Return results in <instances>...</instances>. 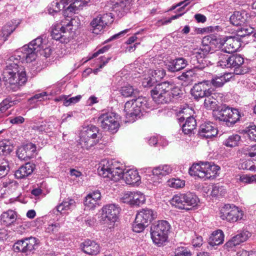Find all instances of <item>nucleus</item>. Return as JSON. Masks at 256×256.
<instances>
[{
    "instance_id": "1",
    "label": "nucleus",
    "mask_w": 256,
    "mask_h": 256,
    "mask_svg": "<svg viewBox=\"0 0 256 256\" xmlns=\"http://www.w3.org/2000/svg\"><path fill=\"white\" fill-rule=\"evenodd\" d=\"M22 62H30L22 52V49L11 56L6 62V66L4 71V78L10 84L22 86L27 80L26 72L23 66H20L19 64Z\"/></svg>"
},
{
    "instance_id": "2",
    "label": "nucleus",
    "mask_w": 256,
    "mask_h": 256,
    "mask_svg": "<svg viewBox=\"0 0 256 256\" xmlns=\"http://www.w3.org/2000/svg\"><path fill=\"white\" fill-rule=\"evenodd\" d=\"M150 92L153 100L158 104H168L182 95V90L170 81L158 84Z\"/></svg>"
},
{
    "instance_id": "3",
    "label": "nucleus",
    "mask_w": 256,
    "mask_h": 256,
    "mask_svg": "<svg viewBox=\"0 0 256 256\" xmlns=\"http://www.w3.org/2000/svg\"><path fill=\"white\" fill-rule=\"evenodd\" d=\"M80 24V20L74 18H72L66 24L52 27L51 36L52 39L59 40L62 43H68L74 36L73 30H76Z\"/></svg>"
},
{
    "instance_id": "4",
    "label": "nucleus",
    "mask_w": 256,
    "mask_h": 256,
    "mask_svg": "<svg viewBox=\"0 0 256 256\" xmlns=\"http://www.w3.org/2000/svg\"><path fill=\"white\" fill-rule=\"evenodd\" d=\"M199 202L195 194L188 192L174 194L170 200V204L178 209L189 210L196 208Z\"/></svg>"
},
{
    "instance_id": "5",
    "label": "nucleus",
    "mask_w": 256,
    "mask_h": 256,
    "mask_svg": "<svg viewBox=\"0 0 256 256\" xmlns=\"http://www.w3.org/2000/svg\"><path fill=\"white\" fill-rule=\"evenodd\" d=\"M212 115L216 120L224 122L229 127L233 126L241 117L238 109L230 108L226 104L220 106L212 112Z\"/></svg>"
},
{
    "instance_id": "6",
    "label": "nucleus",
    "mask_w": 256,
    "mask_h": 256,
    "mask_svg": "<svg viewBox=\"0 0 256 256\" xmlns=\"http://www.w3.org/2000/svg\"><path fill=\"white\" fill-rule=\"evenodd\" d=\"M170 226L166 220H158L150 227V235L153 242L158 246H161L168 238V233Z\"/></svg>"
},
{
    "instance_id": "7",
    "label": "nucleus",
    "mask_w": 256,
    "mask_h": 256,
    "mask_svg": "<svg viewBox=\"0 0 256 256\" xmlns=\"http://www.w3.org/2000/svg\"><path fill=\"white\" fill-rule=\"evenodd\" d=\"M22 52L25 54L26 58L29 62L34 60L36 58V53L41 50L45 51L46 56L48 57L50 54H46V51H50V49L46 47L44 41L41 36L38 37L32 40L28 45H24L21 48Z\"/></svg>"
},
{
    "instance_id": "8",
    "label": "nucleus",
    "mask_w": 256,
    "mask_h": 256,
    "mask_svg": "<svg viewBox=\"0 0 256 256\" xmlns=\"http://www.w3.org/2000/svg\"><path fill=\"white\" fill-rule=\"evenodd\" d=\"M100 164L98 168L100 176L114 182H117L123 178L124 172L123 170L119 166H115L112 162L104 161Z\"/></svg>"
},
{
    "instance_id": "9",
    "label": "nucleus",
    "mask_w": 256,
    "mask_h": 256,
    "mask_svg": "<svg viewBox=\"0 0 256 256\" xmlns=\"http://www.w3.org/2000/svg\"><path fill=\"white\" fill-rule=\"evenodd\" d=\"M98 122L102 129L112 134L116 132L120 126L116 114L112 112H104L100 114L98 118Z\"/></svg>"
},
{
    "instance_id": "10",
    "label": "nucleus",
    "mask_w": 256,
    "mask_h": 256,
    "mask_svg": "<svg viewBox=\"0 0 256 256\" xmlns=\"http://www.w3.org/2000/svg\"><path fill=\"white\" fill-rule=\"evenodd\" d=\"M220 217L228 222H235L242 219L243 212L238 207L228 204L221 208Z\"/></svg>"
},
{
    "instance_id": "11",
    "label": "nucleus",
    "mask_w": 256,
    "mask_h": 256,
    "mask_svg": "<svg viewBox=\"0 0 256 256\" xmlns=\"http://www.w3.org/2000/svg\"><path fill=\"white\" fill-rule=\"evenodd\" d=\"M39 240L34 237L30 236L20 240H18L14 244V250L22 252H31L36 250L38 246Z\"/></svg>"
},
{
    "instance_id": "12",
    "label": "nucleus",
    "mask_w": 256,
    "mask_h": 256,
    "mask_svg": "<svg viewBox=\"0 0 256 256\" xmlns=\"http://www.w3.org/2000/svg\"><path fill=\"white\" fill-rule=\"evenodd\" d=\"M102 210V220L105 224L116 222L120 208L114 204H109L104 206Z\"/></svg>"
},
{
    "instance_id": "13",
    "label": "nucleus",
    "mask_w": 256,
    "mask_h": 256,
    "mask_svg": "<svg viewBox=\"0 0 256 256\" xmlns=\"http://www.w3.org/2000/svg\"><path fill=\"white\" fill-rule=\"evenodd\" d=\"M111 14V13L104 14L94 18L90 22L92 32L96 34H100L108 24L113 21Z\"/></svg>"
},
{
    "instance_id": "14",
    "label": "nucleus",
    "mask_w": 256,
    "mask_h": 256,
    "mask_svg": "<svg viewBox=\"0 0 256 256\" xmlns=\"http://www.w3.org/2000/svg\"><path fill=\"white\" fill-rule=\"evenodd\" d=\"M210 89L208 80H203L195 84L191 88L190 92L194 98L198 100L207 96L210 93Z\"/></svg>"
},
{
    "instance_id": "15",
    "label": "nucleus",
    "mask_w": 256,
    "mask_h": 256,
    "mask_svg": "<svg viewBox=\"0 0 256 256\" xmlns=\"http://www.w3.org/2000/svg\"><path fill=\"white\" fill-rule=\"evenodd\" d=\"M206 56V54L200 52V49H198L191 54L190 62L194 66L195 68L202 70L208 66L206 61L204 60Z\"/></svg>"
},
{
    "instance_id": "16",
    "label": "nucleus",
    "mask_w": 256,
    "mask_h": 256,
    "mask_svg": "<svg viewBox=\"0 0 256 256\" xmlns=\"http://www.w3.org/2000/svg\"><path fill=\"white\" fill-rule=\"evenodd\" d=\"M90 0H62V4H67L68 6L65 10L64 16L70 13H76L78 9L89 2Z\"/></svg>"
},
{
    "instance_id": "17",
    "label": "nucleus",
    "mask_w": 256,
    "mask_h": 256,
    "mask_svg": "<svg viewBox=\"0 0 256 256\" xmlns=\"http://www.w3.org/2000/svg\"><path fill=\"white\" fill-rule=\"evenodd\" d=\"M80 248L83 252L90 256H96L100 252V245L96 242L89 239L82 242Z\"/></svg>"
},
{
    "instance_id": "18",
    "label": "nucleus",
    "mask_w": 256,
    "mask_h": 256,
    "mask_svg": "<svg viewBox=\"0 0 256 256\" xmlns=\"http://www.w3.org/2000/svg\"><path fill=\"white\" fill-rule=\"evenodd\" d=\"M218 130L214 124L210 122H205L200 125L198 134L202 138H210L216 136Z\"/></svg>"
},
{
    "instance_id": "19",
    "label": "nucleus",
    "mask_w": 256,
    "mask_h": 256,
    "mask_svg": "<svg viewBox=\"0 0 256 256\" xmlns=\"http://www.w3.org/2000/svg\"><path fill=\"white\" fill-rule=\"evenodd\" d=\"M156 212H154L152 209L146 208L142 209L136 215L137 221L145 223L148 225L155 218H156Z\"/></svg>"
},
{
    "instance_id": "20",
    "label": "nucleus",
    "mask_w": 256,
    "mask_h": 256,
    "mask_svg": "<svg viewBox=\"0 0 256 256\" xmlns=\"http://www.w3.org/2000/svg\"><path fill=\"white\" fill-rule=\"evenodd\" d=\"M222 46V50L228 54H231L236 51L238 48V42L234 37H227L224 40V42L220 43V46Z\"/></svg>"
},
{
    "instance_id": "21",
    "label": "nucleus",
    "mask_w": 256,
    "mask_h": 256,
    "mask_svg": "<svg viewBox=\"0 0 256 256\" xmlns=\"http://www.w3.org/2000/svg\"><path fill=\"white\" fill-rule=\"evenodd\" d=\"M114 9L118 12V16L122 17L130 9L132 0H114Z\"/></svg>"
},
{
    "instance_id": "22",
    "label": "nucleus",
    "mask_w": 256,
    "mask_h": 256,
    "mask_svg": "<svg viewBox=\"0 0 256 256\" xmlns=\"http://www.w3.org/2000/svg\"><path fill=\"white\" fill-rule=\"evenodd\" d=\"M35 168V165L30 162H27L20 166L15 172L14 176L17 179H24L31 175Z\"/></svg>"
},
{
    "instance_id": "23",
    "label": "nucleus",
    "mask_w": 256,
    "mask_h": 256,
    "mask_svg": "<svg viewBox=\"0 0 256 256\" xmlns=\"http://www.w3.org/2000/svg\"><path fill=\"white\" fill-rule=\"evenodd\" d=\"M250 236V233L249 232L246 230H242L233 236L225 245L228 248H232L246 241Z\"/></svg>"
},
{
    "instance_id": "24",
    "label": "nucleus",
    "mask_w": 256,
    "mask_h": 256,
    "mask_svg": "<svg viewBox=\"0 0 256 256\" xmlns=\"http://www.w3.org/2000/svg\"><path fill=\"white\" fill-rule=\"evenodd\" d=\"M99 142V138L87 137L86 135L80 134L78 146L84 150L92 149Z\"/></svg>"
},
{
    "instance_id": "25",
    "label": "nucleus",
    "mask_w": 256,
    "mask_h": 256,
    "mask_svg": "<svg viewBox=\"0 0 256 256\" xmlns=\"http://www.w3.org/2000/svg\"><path fill=\"white\" fill-rule=\"evenodd\" d=\"M220 40L216 38H213L212 36H207L204 38L202 40V45L200 47V52H202L206 56L212 50L213 45L218 44Z\"/></svg>"
},
{
    "instance_id": "26",
    "label": "nucleus",
    "mask_w": 256,
    "mask_h": 256,
    "mask_svg": "<svg viewBox=\"0 0 256 256\" xmlns=\"http://www.w3.org/2000/svg\"><path fill=\"white\" fill-rule=\"evenodd\" d=\"M187 65L188 61L186 59L178 58L170 61L167 66L170 72H174L184 69Z\"/></svg>"
},
{
    "instance_id": "27",
    "label": "nucleus",
    "mask_w": 256,
    "mask_h": 256,
    "mask_svg": "<svg viewBox=\"0 0 256 256\" xmlns=\"http://www.w3.org/2000/svg\"><path fill=\"white\" fill-rule=\"evenodd\" d=\"M228 73L214 75L210 80H208L209 86L212 84L216 88L222 87L227 82L230 80L231 77H228Z\"/></svg>"
},
{
    "instance_id": "28",
    "label": "nucleus",
    "mask_w": 256,
    "mask_h": 256,
    "mask_svg": "<svg viewBox=\"0 0 256 256\" xmlns=\"http://www.w3.org/2000/svg\"><path fill=\"white\" fill-rule=\"evenodd\" d=\"M128 184H134L138 183L140 180V177L136 170H128L124 172L123 178Z\"/></svg>"
},
{
    "instance_id": "29",
    "label": "nucleus",
    "mask_w": 256,
    "mask_h": 256,
    "mask_svg": "<svg viewBox=\"0 0 256 256\" xmlns=\"http://www.w3.org/2000/svg\"><path fill=\"white\" fill-rule=\"evenodd\" d=\"M247 18V14L245 12L236 11L230 16V20L234 26H240L246 23Z\"/></svg>"
},
{
    "instance_id": "30",
    "label": "nucleus",
    "mask_w": 256,
    "mask_h": 256,
    "mask_svg": "<svg viewBox=\"0 0 256 256\" xmlns=\"http://www.w3.org/2000/svg\"><path fill=\"white\" fill-rule=\"evenodd\" d=\"M134 99L128 101L124 104V110L126 116L130 121L134 122L138 116L137 112H135Z\"/></svg>"
},
{
    "instance_id": "31",
    "label": "nucleus",
    "mask_w": 256,
    "mask_h": 256,
    "mask_svg": "<svg viewBox=\"0 0 256 256\" xmlns=\"http://www.w3.org/2000/svg\"><path fill=\"white\" fill-rule=\"evenodd\" d=\"M196 126V120L193 116H189L186 118L184 124H182V130L185 134H194V130Z\"/></svg>"
},
{
    "instance_id": "32",
    "label": "nucleus",
    "mask_w": 256,
    "mask_h": 256,
    "mask_svg": "<svg viewBox=\"0 0 256 256\" xmlns=\"http://www.w3.org/2000/svg\"><path fill=\"white\" fill-rule=\"evenodd\" d=\"M16 218V215L14 210H8L3 212L0 216V222L2 224L8 226L14 223Z\"/></svg>"
},
{
    "instance_id": "33",
    "label": "nucleus",
    "mask_w": 256,
    "mask_h": 256,
    "mask_svg": "<svg viewBox=\"0 0 256 256\" xmlns=\"http://www.w3.org/2000/svg\"><path fill=\"white\" fill-rule=\"evenodd\" d=\"M206 170L205 162L200 164H194L190 168L189 173L190 175H194L200 178H204V172Z\"/></svg>"
},
{
    "instance_id": "34",
    "label": "nucleus",
    "mask_w": 256,
    "mask_h": 256,
    "mask_svg": "<svg viewBox=\"0 0 256 256\" xmlns=\"http://www.w3.org/2000/svg\"><path fill=\"white\" fill-rule=\"evenodd\" d=\"M206 170L204 172L206 179L214 178L216 176L218 172L220 169V166L214 164L205 162Z\"/></svg>"
},
{
    "instance_id": "35",
    "label": "nucleus",
    "mask_w": 256,
    "mask_h": 256,
    "mask_svg": "<svg viewBox=\"0 0 256 256\" xmlns=\"http://www.w3.org/2000/svg\"><path fill=\"white\" fill-rule=\"evenodd\" d=\"M224 240V234L220 230L212 232L208 238V242L210 245L214 246L222 244Z\"/></svg>"
},
{
    "instance_id": "36",
    "label": "nucleus",
    "mask_w": 256,
    "mask_h": 256,
    "mask_svg": "<svg viewBox=\"0 0 256 256\" xmlns=\"http://www.w3.org/2000/svg\"><path fill=\"white\" fill-rule=\"evenodd\" d=\"M131 204L139 206L144 203L145 196L140 192H130L128 194Z\"/></svg>"
},
{
    "instance_id": "37",
    "label": "nucleus",
    "mask_w": 256,
    "mask_h": 256,
    "mask_svg": "<svg viewBox=\"0 0 256 256\" xmlns=\"http://www.w3.org/2000/svg\"><path fill=\"white\" fill-rule=\"evenodd\" d=\"M241 142V137L238 134L230 136L224 142V144L227 147L234 148L238 146Z\"/></svg>"
},
{
    "instance_id": "38",
    "label": "nucleus",
    "mask_w": 256,
    "mask_h": 256,
    "mask_svg": "<svg viewBox=\"0 0 256 256\" xmlns=\"http://www.w3.org/2000/svg\"><path fill=\"white\" fill-rule=\"evenodd\" d=\"M76 202L74 200L67 198L59 204L56 207V210L58 212H62L63 211L67 210L74 208Z\"/></svg>"
},
{
    "instance_id": "39",
    "label": "nucleus",
    "mask_w": 256,
    "mask_h": 256,
    "mask_svg": "<svg viewBox=\"0 0 256 256\" xmlns=\"http://www.w3.org/2000/svg\"><path fill=\"white\" fill-rule=\"evenodd\" d=\"M147 98L146 97L140 96H138V98L134 99V106L136 108L135 112H137L138 116L139 115L142 110H144V108H147Z\"/></svg>"
},
{
    "instance_id": "40",
    "label": "nucleus",
    "mask_w": 256,
    "mask_h": 256,
    "mask_svg": "<svg viewBox=\"0 0 256 256\" xmlns=\"http://www.w3.org/2000/svg\"><path fill=\"white\" fill-rule=\"evenodd\" d=\"M16 26L11 23L4 25L0 32V36L2 38L4 41H6L8 38L16 30Z\"/></svg>"
},
{
    "instance_id": "41",
    "label": "nucleus",
    "mask_w": 256,
    "mask_h": 256,
    "mask_svg": "<svg viewBox=\"0 0 256 256\" xmlns=\"http://www.w3.org/2000/svg\"><path fill=\"white\" fill-rule=\"evenodd\" d=\"M120 92L125 97L136 98L139 95L140 91L136 88L134 89L132 86L128 85L122 88Z\"/></svg>"
},
{
    "instance_id": "42",
    "label": "nucleus",
    "mask_w": 256,
    "mask_h": 256,
    "mask_svg": "<svg viewBox=\"0 0 256 256\" xmlns=\"http://www.w3.org/2000/svg\"><path fill=\"white\" fill-rule=\"evenodd\" d=\"M12 150L13 146L8 140H4L0 142V156L9 154Z\"/></svg>"
},
{
    "instance_id": "43",
    "label": "nucleus",
    "mask_w": 256,
    "mask_h": 256,
    "mask_svg": "<svg viewBox=\"0 0 256 256\" xmlns=\"http://www.w3.org/2000/svg\"><path fill=\"white\" fill-rule=\"evenodd\" d=\"M172 169L168 165H161L155 168L152 170L153 174H160L162 176L169 174L172 172Z\"/></svg>"
},
{
    "instance_id": "44",
    "label": "nucleus",
    "mask_w": 256,
    "mask_h": 256,
    "mask_svg": "<svg viewBox=\"0 0 256 256\" xmlns=\"http://www.w3.org/2000/svg\"><path fill=\"white\" fill-rule=\"evenodd\" d=\"M99 129L98 127L95 126L91 125L88 126L86 130H82L81 133L86 135L87 137L90 138H99L98 136V132Z\"/></svg>"
},
{
    "instance_id": "45",
    "label": "nucleus",
    "mask_w": 256,
    "mask_h": 256,
    "mask_svg": "<svg viewBox=\"0 0 256 256\" xmlns=\"http://www.w3.org/2000/svg\"><path fill=\"white\" fill-rule=\"evenodd\" d=\"M228 52H224V50H222L220 52H219L217 53V56H218V66L222 67V68H225L227 63V60L228 59Z\"/></svg>"
},
{
    "instance_id": "46",
    "label": "nucleus",
    "mask_w": 256,
    "mask_h": 256,
    "mask_svg": "<svg viewBox=\"0 0 256 256\" xmlns=\"http://www.w3.org/2000/svg\"><path fill=\"white\" fill-rule=\"evenodd\" d=\"M205 100L204 103V107L207 110H212L213 112L216 111V109L220 107L218 106V104L217 101L212 100L210 98L208 97H204Z\"/></svg>"
},
{
    "instance_id": "47",
    "label": "nucleus",
    "mask_w": 256,
    "mask_h": 256,
    "mask_svg": "<svg viewBox=\"0 0 256 256\" xmlns=\"http://www.w3.org/2000/svg\"><path fill=\"white\" fill-rule=\"evenodd\" d=\"M198 68H195L194 66L192 69L186 72H182V74L179 76L178 78L180 80L184 82H189L192 80V78L194 73L196 72Z\"/></svg>"
},
{
    "instance_id": "48",
    "label": "nucleus",
    "mask_w": 256,
    "mask_h": 256,
    "mask_svg": "<svg viewBox=\"0 0 256 256\" xmlns=\"http://www.w3.org/2000/svg\"><path fill=\"white\" fill-rule=\"evenodd\" d=\"M12 102H10L7 100H4L0 104V118L6 116L8 115V112L6 111L11 107Z\"/></svg>"
},
{
    "instance_id": "49",
    "label": "nucleus",
    "mask_w": 256,
    "mask_h": 256,
    "mask_svg": "<svg viewBox=\"0 0 256 256\" xmlns=\"http://www.w3.org/2000/svg\"><path fill=\"white\" fill-rule=\"evenodd\" d=\"M226 193V190L222 186L216 184L212 186L211 194L212 196H223Z\"/></svg>"
},
{
    "instance_id": "50",
    "label": "nucleus",
    "mask_w": 256,
    "mask_h": 256,
    "mask_svg": "<svg viewBox=\"0 0 256 256\" xmlns=\"http://www.w3.org/2000/svg\"><path fill=\"white\" fill-rule=\"evenodd\" d=\"M168 184L172 188H182L185 186V181L179 178H172L168 181Z\"/></svg>"
},
{
    "instance_id": "51",
    "label": "nucleus",
    "mask_w": 256,
    "mask_h": 256,
    "mask_svg": "<svg viewBox=\"0 0 256 256\" xmlns=\"http://www.w3.org/2000/svg\"><path fill=\"white\" fill-rule=\"evenodd\" d=\"M8 162L5 160H0V178L6 176L9 172Z\"/></svg>"
},
{
    "instance_id": "52",
    "label": "nucleus",
    "mask_w": 256,
    "mask_h": 256,
    "mask_svg": "<svg viewBox=\"0 0 256 256\" xmlns=\"http://www.w3.org/2000/svg\"><path fill=\"white\" fill-rule=\"evenodd\" d=\"M230 60H232V68H234L236 67L242 66L244 62V58L239 54L232 55V59Z\"/></svg>"
},
{
    "instance_id": "53",
    "label": "nucleus",
    "mask_w": 256,
    "mask_h": 256,
    "mask_svg": "<svg viewBox=\"0 0 256 256\" xmlns=\"http://www.w3.org/2000/svg\"><path fill=\"white\" fill-rule=\"evenodd\" d=\"M26 152L30 156V158H32L36 152V144L30 142L22 146Z\"/></svg>"
},
{
    "instance_id": "54",
    "label": "nucleus",
    "mask_w": 256,
    "mask_h": 256,
    "mask_svg": "<svg viewBox=\"0 0 256 256\" xmlns=\"http://www.w3.org/2000/svg\"><path fill=\"white\" fill-rule=\"evenodd\" d=\"M147 226L148 225L145 223H142V222L137 221V218H136L135 222L132 225V230L136 232H140L144 230V228Z\"/></svg>"
},
{
    "instance_id": "55",
    "label": "nucleus",
    "mask_w": 256,
    "mask_h": 256,
    "mask_svg": "<svg viewBox=\"0 0 256 256\" xmlns=\"http://www.w3.org/2000/svg\"><path fill=\"white\" fill-rule=\"evenodd\" d=\"M16 154L18 158L22 160H27L31 158L22 146L18 148Z\"/></svg>"
},
{
    "instance_id": "56",
    "label": "nucleus",
    "mask_w": 256,
    "mask_h": 256,
    "mask_svg": "<svg viewBox=\"0 0 256 256\" xmlns=\"http://www.w3.org/2000/svg\"><path fill=\"white\" fill-rule=\"evenodd\" d=\"M190 250L186 248L178 247L175 251L174 256H191Z\"/></svg>"
},
{
    "instance_id": "57",
    "label": "nucleus",
    "mask_w": 256,
    "mask_h": 256,
    "mask_svg": "<svg viewBox=\"0 0 256 256\" xmlns=\"http://www.w3.org/2000/svg\"><path fill=\"white\" fill-rule=\"evenodd\" d=\"M51 125L52 124L50 122L43 124L38 126H34L32 127V129L34 130H37L40 132H48L50 129V127L51 126Z\"/></svg>"
},
{
    "instance_id": "58",
    "label": "nucleus",
    "mask_w": 256,
    "mask_h": 256,
    "mask_svg": "<svg viewBox=\"0 0 256 256\" xmlns=\"http://www.w3.org/2000/svg\"><path fill=\"white\" fill-rule=\"evenodd\" d=\"M248 138L253 141H256V126H252L250 128H247L245 130Z\"/></svg>"
},
{
    "instance_id": "59",
    "label": "nucleus",
    "mask_w": 256,
    "mask_h": 256,
    "mask_svg": "<svg viewBox=\"0 0 256 256\" xmlns=\"http://www.w3.org/2000/svg\"><path fill=\"white\" fill-rule=\"evenodd\" d=\"M165 74L166 72L163 69H157L152 72V78L156 79V82L164 78Z\"/></svg>"
},
{
    "instance_id": "60",
    "label": "nucleus",
    "mask_w": 256,
    "mask_h": 256,
    "mask_svg": "<svg viewBox=\"0 0 256 256\" xmlns=\"http://www.w3.org/2000/svg\"><path fill=\"white\" fill-rule=\"evenodd\" d=\"M97 203L98 202L92 198V196L88 194L86 196L84 200V205L90 208L96 207Z\"/></svg>"
},
{
    "instance_id": "61",
    "label": "nucleus",
    "mask_w": 256,
    "mask_h": 256,
    "mask_svg": "<svg viewBox=\"0 0 256 256\" xmlns=\"http://www.w3.org/2000/svg\"><path fill=\"white\" fill-rule=\"evenodd\" d=\"M210 93L206 97L208 96L212 100L217 101L218 102V98H221L223 96V94L220 92H214V90L210 88L209 90Z\"/></svg>"
},
{
    "instance_id": "62",
    "label": "nucleus",
    "mask_w": 256,
    "mask_h": 256,
    "mask_svg": "<svg viewBox=\"0 0 256 256\" xmlns=\"http://www.w3.org/2000/svg\"><path fill=\"white\" fill-rule=\"evenodd\" d=\"M82 98L80 95H78L76 96L70 98L68 99H66L64 101V105L68 106L72 104H74L80 100Z\"/></svg>"
},
{
    "instance_id": "63",
    "label": "nucleus",
    "mask_w": 256,
    "mask_h": 256,
    "mask_svg": "<svg viewBox=\"0 0 256 256\" xmlns=\"http://www.w3.org/2000/svg\"><path fill=\"white\" fill-rule=\"evenodd\" d=\"M150 178H148L150 182L152 184L154 185H156L157 184L161 182L162 176L160 174H155L152 172V174L150 175Z\"/></svg>"
},
{
    "instance_id": "64",
    "label": "nucleus",
    "mask_w": 256,
    "mask_h": 256,
    "mask_svg": "<svg viewBox=\"0 0 256 256\" xmlns=\"http://www.w3.org/2000/svg\"><path fill=\"white\" fill-rule=\"evenodd\" d=\"M60 227V224L58 223L50 224L46 228V232L48 233L56 234L58 232Z\"/></svg>"
}]
</instances>
